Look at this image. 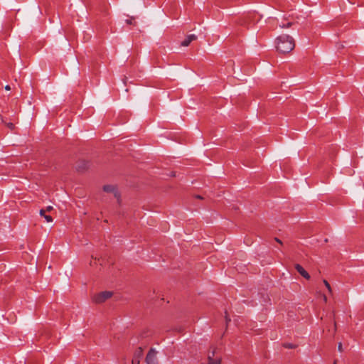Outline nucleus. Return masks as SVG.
<instances>
[{
  "label": "nucleus",
  "mask_w": 364,
  "mask_h": 364,
  "mask_svg": "<svg viewBox=\"0 0 364 364\" xmlns=\"http://www.w3.org/2000/svg\"><path fill=\"white\" fill-rule=\"evenodd\" d=\"M294 47V40L289 35H281L276 39L277 50L281 53H289Z\"/></svg>",
  "instance_id": "obj_1"
},
{
  "label": "nucleus",
  "mask_w": 364,
  "mask_h": 364,
  "mask_svg": "<svg viewBox=\"0 0 364 364\" xmlns=\"http://www.w3.org/2000/svg\"><path fill=\"white\" fill-rule=\"evenodd\" d=\"M113 293L109 291H102L93 296L92 301L96 304H102L112 296Z\"/></svg>",
  "instance_id": "obj_2"
},
{
  "label": "nucleus",
  "mask_w": 364,
  "mask_h": 364,
  "mask_svg": "<svg viewBox=\"0 0 364 364\" xmlns=\"http://www.w3.org/2000/svg\"><path fill=\"white\" fill-rule=\"evenodd\" d=\"M156 353L157 352L154 349H150L146 357V362L147 364L157 363Z\"/></svg>",
  "instance_id": "obj_3"
},
{
  "label": "nucleus",
  "mask_w": 364,
  "mask_h": 364,
  "mask_svg": "<svg viewBox=\"0 0 364 364\" xmlns=\"http://www.w3.org/2000/svg\"><path fill=\"white\" fill-rule=\"evenodd\" d=\"M143 355V349L141 347H139L136 351L134 352L132 364H139L140 363V359Z\"/></svg>",
  "instance_id": "obj_4"
},
{
  "label": "nucleus",
  "mask_w": 364,
  "mask_h": 364,
  "mask_svg": "<svg viewBox=\"0 0 364 364\" xmlns=\"http://www.w3.org/2000/svg\"><path fill=\"white\" fill-rule=\"evenodd\" d=\"M103 191L107 193H112L114 196L117 198H119V193L117 190V187L114 185H105L103 186Z\"/></svg>",
  "instance_id": "obj_5"
},
{
  "label": "nucleus",
  "mask_w": 364,
  "mask_h": 364,
  "mask_svg": "<svg viewBox=\"0 0 364 364\" xmlns=\"http://www.w3.org/2000/svg\"><path fill=\"white\" fill-rule=\"evenodd\" d=\"M197 39V36L194 34H191V35H188L186 36V38L184 39V41H183L181 43V46H184V47H186V46H188L189 44Z\"/></svg>",
  "instance_id": "obj_6"
},
{
  "label": "nucleus",
  "mask_w": 364,
  "mask_h": 364,
  "mask_svg": "<svg viewBox=\"0 0 364 364\" xmlns=\"http://www.w3.org/2000/svg\"><path fill=\"white\" fill-rule=\"evenodd\" d=\"M295 269L303 277H304L306 279H310L309 274L303 268L301 265L296 264L295 265Z\"/></svg>",
  "instance_id": "obj_7"
},
{
  "label": "nucleus",
  "mask_w": 364,
  "mask_h": 364,
  "mask_svg": "<svg viewBox=\"0 0 364 364\" xmlns=\"http://www.w3.org/2000/svg\"><path fill=\"white\" fill-rule=\"evenodd\" d=\"M284 21L281 22L279 24V27L282 28H290L291 26L295 24L294 21L289 20V18L287 17L284 18Z\"/></svg>",
  "instance_id": "obj_8"
},
{
  "label": "nucleus",
  "mask_w": 364,
  "mask_h": 364,
  "mask_svg": "<svg viewBox=\"0 0 364 364\" xmlns=\"http://www.w3.org/2000/svg\"><path fill=\"white\" fill-rule=\"evenodd\" d=\"M89 166V163L87 161H81L79 163V164L77 165V170L78 171H82L84 170H85L86 168H87Z\"/></svg>",
  "instance_id": "obj_9"
},
{
  "label": "nucleus",
  "mask_w": 364,
  "mask_h": 364,
  "mask_svg": "<svg viewBox=\"0 0 364 364\" xmlns=\"http://www.w3.org/2000/svg\"><path fill=\"white\" fill-rule=\"evenodd\" d=\"M215 352H212V355L210 354L208 355V364H220V359H213L212 356L214 355Z\"/></svg>",
  "instance_id": "obj_10"
},
{
  "label": "nucleus",
  "mask_w": 364,
  "mask_h": 364,
  "mask_svg": "<svg viewBox=\"0 0 364 364\" xmlns=\"http://www.w3.org/2000/svg\"><path fill=\"white\" fill-rule=\"evenodd\" d=\"M45 213H46V210L44 209H41L40 210V215L45 218L46 222H48V223L53 222V218L50 215H46Z\"/></svg>",
  "instance_id": "obj_11"
},
{
  "label": "nucleus",
  "mask_w": 364,
  "mask_h": 364,
  "mask_svg": "<svg viewBox=\"0 0 364 364\" xmlns=\"http://www.w3.org/2000/svg\"><path fill=\"white\" fill-rule=\"evenodd\" d=\"M323 282L324 285L326 286V287L327 288L328 292L331 293L332 292V289H331V285L328 282V281L326 280V279H323Z\"/></svg>",
  "instance_id": "obj_12"
},
{
  "label": "nucleus",
  "mask_w": 364,
  "mask_h": 364,
  "mask_svg": "<svg viewBox=\"0 0 364 364\" xmlns=\"http://www.w3.org/2000/svg\"><path fill=\"white\" fill-rule=\"evenodd\" d=\"M134 20V17H130L129 19H127L125 21V22L127 24H129V25H132V24L135 25V23L133 22Z\"/></svg>",
  "instance_id": "obj_13"
},
{
  "label": "nucleus",
  "mask_w": 364,
  "mask_h": 364,
  "mask_svg": "<svg viewBox=\"0 0 364 364\" xmlns=\"http://www.w3.org/2000/svg\"><path fill=\"white\" fill-rule=\"evenodd\" d=\"M6 126L8 127V128H9L11 130H13L14 128H15V125L14 124L11 123V122H9L6 124Z\"/></svg>",
  "instance_id": "obj_14"
},
{
  "label": "nucleus",
  "mask_w": 364,
  "mask_h": 364,
  "mask_svg": "<svg viewBox=\"0 0 364 364\" xmlns=\"http://www.w3.org/2000/svg\"><path fill=\"white\" fill-rule=\"evenodd\" d=\"M284 346L287 348H293L294 346L291 343H284Z\"/></svg>",
  "instance_id": "obj_15"
},
{
  "label": "nucleus",
  "mask_w": 364,
  "mask_h": 364,
  "mask_svg": "<svg viewBox=\"0 0 364 364\" xmlns=\"http://www.w3.org/2000/svg\"><path fill=\"white\" fill-rule=\"evenodd\" d=\"M338 350L340 351V352H342L343 351V346H342V343H339L338 345Z\"/></svg>",
  "instance_id": "obj_16"
},
{
  "label": "nucleus",
  "mask_w": 364,
  "mask_h": 364,
  "mask_svg": "<svg viewBox=\"0 0 364 364\" xmlns=\"http://www.w3.org/2000/svg\"><path fill=\"white\" fill-rule=\"evenodd\" d=\"M52 210H53V207H52V206H50V205H49V206L46 207V210H46V212H50V211H51Z\"/></svg>",
  "instance_id": "obj_17"
},
{
  "label": "nucleus",
  "mask_w": 364,
  "mask_h": 364,
  "mask_svg": "<svg viewBox=\"0 0 364 364\" xmlns=\"http://www.w3.org/2000/svg\"><path fill=\"white\" fill-rule=\"evenodd\" d=\"M275 241H277V242H279V244L282 245V242L277 237H275L274 238Z\"/></svg>",
  "instance_id": "obj_18"
},
{
  "label": "nucleus",
  "mask_w": 364,
  "mask_h": 364,
  "mask_svg": "<svg viewBox=\"0 0 364 364\" xmlns=\"http://www.w3.org/2000/svg\"><path fill=\"white\" fill-rule=\"evenodd\" d=\"M225 320H226V322L228 323L229 321H230V318H228V316L226 315L225 316Z\"/></svg>",
  "instance_id": "obj_19"
},
{
  "label": "nucleus",
  "mask_w": 364,
  "mask_h": 364,
  "mask_svg": "<svg viewBox=\"0 0 364 364\" xmlns=\"http://www.w3.org/2000/svg\"><path fill=\"white\" fill-rule=\"evenodd\" d=\"M5 89H6V90H11V87H10V86H9V85H6V86L5 87Z\"/></svg>",
  "instance_id": "obj_20"
},
{
  "label": "nucleus",
  "mask_w": 364,
  "mask_h": 364,
  "mask_svg": "<svg viewBox=\"0 0 364 364\" xmlns=\"http://www.w3.org/2000/svg\"><path fill=\"white\" fill-rule=\"evenodd\" d=\"M323 298L324 301H325V302H326V301H327V297H326V296L323 295Z\"/></svg>",
  "instance_id": "obj_21"
},
{
  "label": "nucleus",
  "mask_w": 364,
  "mask_h": 364,
  "mask_svg": "<svg viewBox=\"0 0 364 364\" xmlns=\"http://www.w3.org/2000/svg\"><path fill=\"white\" fill-rule=\"evenodd\" d=\"M196 198H202L200 196H196Z\"/></svg>",
  "instance_id": "obj_22"
},
{
  "label": "nucleus",
  "mask_w": 364,
  "mask_h": 364,
  "mask_svg": "<svg viewBox=\"0 0 364 364\" xmlns=\"http://www.w3.org/2000/svg\"><path fill=\"white\" fill-rule=\"evenodd\" d=\"M333 364H336V361H334V363Z\"/></svg>",
  "instance_id": "obj_23"
}]
</instances>
